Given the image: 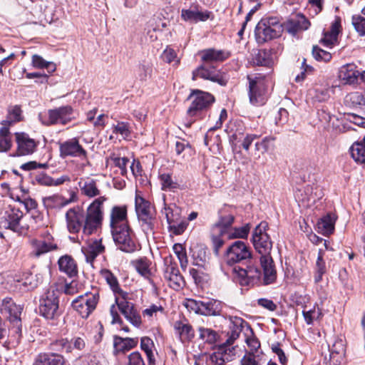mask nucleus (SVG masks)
I'll return each mask as SVG.
<instances>
[{
  "label": "nucleus",
  "mask_w": 365,
  "mask_h": 365,
  "mask_svg": "<svg viewBox=\"0 0 365 365\" xmlns=\"http://www.w3.org/2000/svg\"><path fill=\"white\" fill-rule=\"evenodd\" d=\"M304 197L302 193L301 190H298L297 192V197L299 198V194L301 195L302 198L300 199L303 202H314L316 200L319 199L321 197L322 190L320 188L315 187H313L312 186H307L304 189Z\"/></svg>",
  "instance_id": "37998d69"
},
{
  "label": "nucleus",
  "mask_w": 365,
  "mask_h": 365,
  "mask_svg": "<svg viewBox=\"0 0 365 365\" xmlns=\"http://www.w3.org/2000/svg\"><path fill=\"white\" fill-rule=\"evenodd\" d=\"M23 215L19 207L9 205L0 215V227L21 234L26 230V227L21 224Z\"/></svg>",
  "instance_id": "39448f33"
},
{
  "label": "nucleus",
  "mask_w": 365,
  "mask_h": 365,
  "mask_svg": "<svg viewBox=\"0 0 365 365\" xmlns=\"http://www.w3.org/2000/svg\"><path fill=\"white\" fill-rule=\"evenodd\" d=\"M10 128L1 125L0 127V152H7L12 146Z\"/></svg>",
  "instance_id": "c03bdc74"
},
{
  "label": "nucleus",
  "mask_w": 365,
  "mask_h": 365,
  "mask_svg": "<svg viewBox=\"0 0 365 365\" xmlns=\"http://www.w3.org/2000/svg\"><path fill=\"white\" fill-rule=\"evenodd\" d=\"M58 299L57 292L53 287H50L42 296L40 302L39 311L41 314L46 319H52L58 314Z\"/></svg>",
  "instance_id": "f8f14e48"
},
{
  "label": "nucleus",
  "mask_w": 365,
  "mask_h": 365,
  "mask_svg": "<svg viewBox=\"0 0 365 365\" xmlns=\"http://www.w3.org/2000/svg\"><path fill=\"white\" fill-rule=\"evenodd\" d=\"M127 299L128 297L116 298L115 304L125 318L133 326L139 327L142 323L141 317L134 309L133 304Z\"/></svg>",
  "instance_id": "f3484780"
},
{
  "label": "nucleus",
  "mask_w": 365,
  "mask_h": 365,
  "mask_svg": "<svg viewBox=\"0 0 365 365\" xmlns=\"http://www.w3.org/2000/svg\"><path fill=\"white\" fill-rule=\"evenodd\" d=\"M234 220L235 217L231 214L220 215L219 220L213 225L212 229L214 232H220L221 235H226L231 228Z\"/></svg>",
  "instance_id": "4c0bfd02"
},
{
  "label": "nucleus",
  "mask_w": 365,
  "mask_h": 365,
  "mask_svg": "<svg viewBox=\"0 0 365 365\" xmlns=\"http://www.w3.org/2000/svg\"><path fill=\"white\" fill-rule=\"evenodd\" d=\"M359 71L354 63H346L339 68L338 78L344 85H359Z\"/></svg>",
  "instance_id": "aec40b11"
},
{
  "label": "nucleus",
  "mask_w": 365,
  "mask_h": 365,
  "mask_svg": "<svg viewBox=\"0 0 365 365\" xmlns=\"http://www.w3.org/2000/svg\"><path fill=\"white\" fill-rule=\"evenodd\" d=\"M113 132L115 134H120L123 139H126L130 135L129 125L125 122H118L113 125Z\"/></svg>",
  "instance_id": "338daca9"
},
{
  "label": "nucleus",
  "mask_w": 365,
  "mask_h": 365,
  "mask_svg": "<svg viewBox=\"0 0 365 365\" xmlns=\"http://www.w3.org/2000/svg\"><path fill=\"white\" fill-rule=\"evenodd\" d=\"M129 227L127 219V207L114 206L110 211L111 231Z\"/></svg>",
  "instance_id": "4be33fe9"
},
{
  "label": "nucleus",
  "mask_w": 365,
  "mask_h": 365,
  "mask_svg": "<svg viewBox=\"0 0 365 365\" xmlns=\"http://www.w3.org/2000/svg\"><path fill=\"white\" fill-rule=\"evenodd\" d=\"M29 244L31 248V255L34 257H39L48 252L58 250L57 243L49 233L40 238L31 239Z\"/></svg>",
  "instance_id": "4468645a"
},
{
  "label": "nucleus",
  "mask_w": 365,
  "mask_h": 365,
  "mask_svg": "<svg viewBox=\"0 0 365 365\" xmlns=\"http://www.w3.org/2000/svg\"><path fill=\"white\" fill-rule=\"evenodd\" d=\"M210 361L215 365H224L227 361H231L229 354H227L225 344L220 345L217 349L210 356Z\"/></svg>",
  "instance_id": "79ce46f5"
},
{
  "label": "nucleus",
  "mask_w": 365,
  "mask_h": 365,
  "mask_svg": "<svg viewBox=\"0 0 365 365\" xmlns=\"http://www.w3.org/2000/svg\"><path fill=\"white\" fill-rule=\"evenodd\" d=\"M22 307L17 305L11 298L5 297L2 299L0 305V312L11 322H19L21 314Z\"/></svg>",
  "instance_id": "412c9836"
},
{
  "label": "nucleus",
  "mask_w": 365,
  "mask_h": 365,
  "mask_svg": "<svg viewBox=\"0 0 365 365\" xmlns=\"http://www.w3.org/2000/svg\"><path fill=\"white\" fill-rule=\"evenodd\" d=\"M188 223L185 220H176L175 222H170L168 224V231L175 235H180L182 234L186 230Z\"/></svg>",
  "instance_id": "4d7b16f0"
},
{
  "label": "nucleus",
  "mask_w": 365,
  "mask_h": 365,
  "mask_svg": "<svg viewBox=\"0 0 365 365\" xmlns=\"http://www.w3.org/2000/svg\"><path fill=\"white\" fill-rule=\"evenodd\" d=\"M163 309L160 305L152 304L149 307L146 308L143 311V315L144 317H148L149 319L157 317L158 312L162 313Z\"/></svg>",
  "instance_id": "774afa93"
},
{
  "label": "nucleus",
  "mask_w": 365,
  "mask_h": 365,
  "mask_svg": "<svg viewBox=\"0 0 365 365\" xmlns=\"http://www.w3.org/2000/svg\"><path fill=\"white\" fill-rule=\"evenodd\" d=\"M107 200L104 196L94 200L86 210L85 215L76 210L69 209L66 213L68 230L77 233L82 229L85 235H91L101 227L103 220V205Z\"/></svg>",
  "instance_id": "f257e3e1"
},
{
  "label": "nucleus",
  "mask_w": 365,
  "mask_h": 365,
  "mask_svg": "<svg viewBox=\"0 0 365 365\" xmlns=\"http://www.w3.org/2000/svg\"><path fill=\"white\" fill-rule=\"evenodd\" d=\"M310 26V23L302 14H297L292 17L287 22V29L292 34L299 31L307 30Z\"/></svg>",
  "instance_id": "2f4dec72"
},
{
  "label": "nucleus",
  "mask_w": 365,
  "mask_h": 365,
  "mask_svg": "<svg viewBox=\"0 0 365 365\" xmlns=\"http://www.w3.org/2000/svg\"><path fill=\"white\" fill-rule=\"evenodd\" d=\"M100 274L115 294V299L116 298L128 297V294L120 289L116 277L110 270L103 269Z\"/></svg>",
  "instance_id": "a878e982"
},
{
  "label": "nucleus",
  "mask_w": 365,
  "mask_h": 365,
  "mask_svg": "<svg viewBox=\"0 0 365 365\" xmlns=\"http://www.w3.org/2000/svg\"><path fill=\"white\" fill-rule=\"evenodd\" d=\"M99 299L98 291L96 289L86 292L78 296L72 302L73 308L82 317L88 318L96 309Z\"/></svg>",
  "instance_id": "0eeeda50"
},
{
  "label": "nucleus",
  "mask_w": 365,
  "mask_h": 365,
  "mask_svg": "<svg viewBox=\"0 0 365 365\" xmlns=\"http://www.w3.org/2000/svg\"><path fill=\"white\" fill-rule=\"evenodd\" d=\"M352 158L358 163L365 164V135L361 140L354 142L350 148Z\"/></svg>",
  "instance_id": "e433bc0d"
},
{
  "label": "nucleus",
  "mask_w": 365,
  "mask_h": 365,
  "mask_svg": "<svg viewBox=\"0 0 365 365\" xmlns=\"http://www.w3.org/2000/svg\"><path fill=\"white\" fill-rule=\"evenodd\" d=\"M251 257V252L245 243L242 241H235L227 249L225 261L227 264L232 265L250 259Z\"/></svg>",
  "instance_id": "dca6fc26"
},
{
  "label": "nucleus",
  "mask_w": 365,
  "mask_h": 365,
  "mask_svg": "<svg viewBox=\"0 0 365 365\" xmlns=\"http://www.w3.org/2000/svg\"><path fill=\"white\" fill-rule=\"evenodd\" d=\"M162 190H173L179 187V184L172 179V177L168 173H164L160 175Z\"/></svg>",
  "instance_id": "13d9d810"
},
{
  "label": "nucleus",
  "mask_w": 365,
  "mask_h": 365,
  "mask_svg": "<svg viewBox=\"0 0 365 365\" xmlns=\"http://www.w3.org/2000/svg\"><path fill=\"white\" fill-rule=\"evenodd\" d=\"M73 110L71 106H65L48 110L47 113H39L38 118L44 125L61 123L63 125L70 122L73 117Z\"/></svg>",
  "instance_id": "6e6552de"
},
{
  "label": "nucleus",
  "mask_w": 365,
  "mask_h": 365,
  "mask_svg": "<svg viewBox=\"0 0 365 365\" xmlns=\"http://www.w3.org/2000/svg\"><path fill=\"white\" fill-rule=\"evenodd\" d=\"M16 142L17 144L16 155L19 156L32 154L36 147L37 142L23 132L15 133Z\"/></svg>",
  "instance_id": "a211bd4d"
},
{
  "label": "nucleus",
  "mask_w": 365,
  "mask_h": 365,
  "mask_svg": "<svg viewBox=\"0 0 365 365\" xmlns=\"http://www.w3.org/2000/svg\"><path fill=\"white\" fill-rule=\"evenodd\" d=\"M197 330L200 339L210 344L217 342L220 337L218 333L211 328L199 327Z\"/></svg>",
  "instance_id": "de8ad7c7"
},
{
  "label": "nucleus",
  "mask_w": 365,
  "mask_h": 365,
  "mask_svg": "<svg viewBox=\"0 0 365 365\" xmlns=\"http://www.w3.org/2000/svg\"><path fill=\"white\" fill-rule=\"evenodd\" d=\"M164 277L168 281L169 286L174 289L178 290L185 286L184 278L180 274L177 264L171 261L165 262Z\"/></svg>",
  "instance_id": "6ab92c4d"
},
{
  "label": "nucleus",
  "mask_w": 365,
  "mask_h": 365,
  "mask_svg": "<svg viewBox=\"0 0 365 365\" xmlns=\"http://www.w3.org/2000/svg\"><path fill=\"white\" fill-rule=\"evenodd\" d=\"M187 99L190 101V104L187 110V115L190 118H195L186 124L189 128L197 118H202V113L215 102V98L210 93L194 89L191 91Z\"/></svg>",
  "instance_id": "7ed1b4c3"
},
{
  "label": "nucleus",
  "mask_w": 365,
  "mask_h": 365,
  "mask_svg": "<svg viewBox=\"0 0 365 365\" xmlns=\"http://www.w3.org/2000/svg\"><path fill=\"white\" fill-rule=\"evenodd\" d=\"M138 344L137 338H122L114 336L113 346L117 352H125L135 347Z\"/></svg>",
  "instance_id": "c9c22d12"
},
{
  "label": "nucleus",
  "mask_w": 365,
  "mask_h": 365,
  "mask_svg": "<svg viewBox=\"0 0 365 365\" xmlns=\"http://www.w3.org/2000/svg\"><path fill=\"white\" fill-rule=\"evenodd\" d=\"M104 246L101 240H91L87 242L86 246L82 247L87 262L92 263L96 257L104 251Z\"/></svg>",
  "instance_id": "bb28decb"
},
{
  "label": "nucleus",
  "mask_w": 365,
  "mask_h": 365,
  "mask_svg": "<svg viewBox=\"0 0 365 365\" xmlns=\"http://www.w3.org/2000/svg\"><path fill=\"white\" fill-rule=\"evenodd\" d=\"M198 78L213 82L218 81L220 79L215 67L206 66L205 65H202L192 71V80L195 81Z\"/></svg>",
  "instance_id": "c85d7f7f"
},
{
  "label": "nucleus",
  "mask_w": 365,
  "mask_h": 365,
  "mask_svg": "<svg viewBox=\"0 0 365 365\" xmlns=\"http://www.w3.org/2000/svg\"><path fill=\"white\" fill-rule=\"evenodd\" d=\"M274 138L270 136L265 137L261 142L255 143V148L257 150L262 153L267 152L270 148L274 147Z\"/></svg>",
  "instance_id": "052dcab7"
},
{
  "label": "nucleus",
  "mask_w": 365,
  "mask_h": 365,
  "mask_svg": "<svg viewBox=\"0 0 365 365\" xmlns=\"http://www.w3.org/2000/svg\"><path fill=\"white\" fill-rule=\"evenodd\" d=\"M33 365H67L65 358L57 354H40Z\"/></svg>",
  "instance_id": "7c9ffc66"
},
{
  "label": "nucleus",
  "mask_w": 365,
  "mask_h": 365,
  "mask_svg": "<svg viewBox=\"0 0 365 365\" xmlns=\"http://www.w3.org/2000/svg\"><path fill=\"white\" fill-rule=\"evenodd\" d=\"M53 346L55 349L58 351H65L66 353L71 352L72 350V343L71 341H68L67 339H61L56 340Z\"/></svg>",
  "instance_id": "0e129e2a"
},
{
  "label": "nucleus",
  "mask_w": 365,
  "mask_h": 365,
  "mask_svg": "<svg viewBox=\"0 0 365 365\" xmlns=\"http://www.w3.org/2000/svg\"><path fill=\"white\" fill-rule=\"evenodd\" d=\"M229 322L230 330L227 333L228 339H227V344H232L239 337L243 329L247 327V324L242 318L237 317H230Z\"/></svg>",
  "instance_id": "b1692460"
},
{
  "label": "nucleus",
  "mask_w": 365,
  "mask_h": 365,
  "mask_svg": "<svg viewBox=\"0 0 365 365\" xmlns=\"http://www.w3.org/2000/svg\"><path fill=\"white\" fill-rule=\"evenodd\" d=\"M163 200L164 203V208L163 214L165 215L168 225L170 222H175L176 220L181 218L180 209L175 205H167L165 203V196L163 195Z\"/></svg>",
  "instance_id": "a19ab883"
},
{
  "label": "nucleus",
  "mask_w": 365,
  "mask_h": 365,
  "mask_svg": "<svg viewBox=\"0 0 365 365\" xmlns=\"http://www.w3.org/2000/svg\"><path fill=\"white\" fill-rule=\"evenodd\" d=\"M211 13L207 11H200L197 10L183 9L181 16L186 21L197 23L198 21H205L210 16Z\"/></svg>",
  "instance_id": "72a5a7b5"
},
{
  "label": "nucleus",
  "mask_w": 365,
  "mask_h": 365,
  "mask_svg": "<svg viewBox=\"0 0 365 365\" xmlns=\"http://www.w3.org/2000/svg\"><path fill=\"white\" fill-rule=\"evenodd\" d=\"M31 64L36 68H48L50 72H53L56 70V65L53 63L46 61L37 54L32 56Z\"/></svg>",
  "instance_id": "603ef678"
},
{
  "label": "nucleus",
  "mask_w": 365,
  "mask_h": 365,
  "mask_svg": "<svg viewBox=\"0 0 365 365\" xmlns=\"http://www.w3.org/2000/svg\"><path fill=\"white\" fill-rule=\"evenodd\" d=\"M308 96L314 101L318 102H324L329 98V90L327 88H310L308 91Z\"/></svg>",
  "instance_id": "3c124183"
},
{
  "label": "nucleus",
  "mask_w": 365,
  "mask_h": 365,
  "mask_svg": "<svg viewBox=\"0 0 365 365\" xmlns=\"http://www.w3.org/2000/svg\"><path fill=\"white\" fill-rule=\"evenodd\" d=\"M174 329L183 343L190 341L195 336V331L186 319L176 321L174 323Z\"/></svg>",
  "instance_id": "393cba45"
},
{
  "label": "nucleus",
  "mask_w": 365,
  "mask_h": 365,
  "mask_svg": "<svg viewBox=\"0 0 365 365\" xmlns=\"http://www.w3.org/2000/svg\"><path fill=\"white\" fill-rule=\"evenodd\" d=\"M341 31V19L336 17L331 23L330 30L324 34L320 42L327 47L331 48L337 41V37Z\"/></svg>",
  "instance_id": "cd10ccee"
},
{
  "label": "nucleus",
  "mask_w": 365,
  "mask_h": 365,
  "mask_svg": "<svg viewBox=\"0 0 365 365\" xmlns=\"http://www.w3.org/2000/svg\"><path fill=\"white\" fill-rule=\"evenodd\" d=\"M113 240L123 252L130 253L138 249L129 227L111 231Z\"/></svg>",
  "instance_id": "2eb2a0df"
},
{
  "label": "nucleus",
  "mask_w": 365,
  "mask_h": 365,
  "mask_svg": "<svg viewBox=\"0 0 365 365\" xmlns=\"http://www.w3.org/2000/svg\"><path fill=\"white\" fill-rule=\"evenodd\" d=\"M59 151L61 156L63 158L76 157L86 160V163L81 165L82 168L90 165L87 151L79 143L78 138H73L60 143Z\"/></svg>",
  "instance_id": "9b49d317"
},
{
  "label": "nucleus",
  "mask_w": 365,
  "mask_h": 365,
  "mask_svg": "<svg viewBox=\"0 0 365 365\" xmlns=\"http://www.w3.org/2000/svg\"><path fill=\"white\" fill-rule=\"evenodd\" d=\"M152 71L151 66L148 63L143 62L138 66L135 74L140 81H145L151 76Z\"/></svg>",
  "instance_id": "5fc2aeb1"
},
{
  "label": "nucleus",
  "mask_w": 365,
  "mask_h": 365,
  "mask_svg": "<svg viewBox=\"0 0 365 365\" xmlns=\"http://www.w3.org/2000/svg\"><path fill=\"white\" fill-rule=\"evenodd\" d=\"M365 91L364 92L355 91L350 93L345 98V101L353 107H359L364 110L365 107Z\"/></svg>",
  "instance_id": "09e8293b"
},
{
  "label": "nucleus",
  "mask_w": 365,
  "mask_h": 365,
  "mask_svg": "<svg viewBox=\"0 0 365 365\" xmlns=\"http://www.w3.org/2000/svg\"><path fill=\"white\" fill-rule=\"evenodd\" d=\"M135 209L140 225L146 233H153L155 223V212L149 201L138 191L135 192Z\"/></svg>",
  "instance_id": "20e7f679"
},
{
  "label": "nucleus",
  "mask_w": 365,
  "mask_h": 365,
  "mask_svg": "<svg viewBox=\"0 0 365 365\" xmlns=\"http://www.w3.org/2000/svg\"><path fill=\"white\" fill-rule=\"evenodd\" d=\"M140 346L147 355L148 364L150 365L153 364L155 359L152 351V348L153 346V341L149 337H142L140 340Z\"/></svg>",
  "instance_id": "6e6d98bb"
},
{
  "label": "nucleus",
  "mask_w": 365,
  "mask_h": 365,
  "mask_svg": "<svg viewBox=\"0 0 365 365\" xmlns=\"http://www.w3.org/2000/svg\"><path fill=\"white\" fill-rule=\"evenodd\" d=\"M351 24L359 36H365V18L361 15H354Z\"/></svg>",
  "instance_id": "bf43d9fd"
},
{
  "label": "nucleus",
  "mask_w": 365,
  "mask_h": 365,
  "mask_svg": "<svg viewBox=\"0 0 365 365\" xmlns=\"http://www.w3.org/2000/svg\"><path fill=\"white\" fill-rule=\"evenodd\" d=\"M173 250L178 256L181 268L185 270L187 266V258L186 253L183 250V247L181 245L175 244L173 246Z\"/></svg>",
  "instance_id": "e2e57ef3"
},
{
  "label": "nucleus",
  "mask_w": 365,
  "mask_h": 365,
  "mask_svg": "<svg viewBox=\"0 0 365 365\" xmlns=\"http://www.w3.org/2000/svg\"><path fill=\"white\" fill-rule=\"evenodd\" d=\"M43 202L47 208H61L69 204L63 197L58 195H53L43 198Z\"/></svg>",
  "instance_id": "49530a36"
},
{
  "label": "nucleus",
  "mask_w": 365,
  "mask_h": 365,
  "mask_svg": "<svg viewBox=\"0 0 365 365\" xmlns=\"http://www.w3.org/2000/svg\"><path fill=\"white\" fill-rule=\"evenodd\" d=\"M336 217L332 214H327L318 221L317 230L323 235H329L334 230Z\"/></svg>",
  "instance_id": "473e14b6"
},
{
  "label": "nucleus",
  "mask_w": 365,
  "mask_h": 365,
  "mask_svg": "<svg viewBox=\"0 0 365 365\" xmlns=\"http://www.w3.org/2000/svg\"><path fill=\"white\" fill-rule=\"evenodd\" d=\"M312 55L317 61L328 62L331 58V54L329 52L326 51L318 46L313 47Z\"/></svg>",
  "instance_id": "69168bd1"
},
{
  "label": "nucleus",
  "mask_w": 365,
  "mask_h": 365,
  "mask_svg": "<svg viewBox=\"0 0 365 365\" xmlns=\"http://www.w3.org/2000/svg\"><path fill=\"white\" fill-rule=\"evenodd\" d=\"M250 225L246 224L241 227L230 228L226 235L228 239L246 238L250 232Z\"/></svg>",
  "instance_id": "8fccbe9b"
},
{
  "label": "nucleus",
  "mask_w": 365,
  "mask_h": 365,
  "mask_svg": "<svg viewBox=\"0 0 365 365\" xmlns=\"http://www.w3.org/2000/svg\"><path fill=\"white\" fill-rule=\"evenodd\" d=\"M250 101L255 106L264 103L267 90L264 76L261 74L248 76Z\"/></svg>",
  "instance_id": "1a4fd4ad"
},
{
  "label": "nucleus",
  "mask_w": 365,
  "mask_h": 365,
  "mask_svg": "<svg viewBox=\"0 0 365 365\" xmlns=\"http://www.w3.org/2000/svg\"><path fill=\"white\" fill-rule=\"evenodd\" d=\"M184 306L190 312L202 315H212L215 312L212 305L209 302L197 301L193 299H187Z\"/></svg>",
  "instance_id": "5701e85b"
},
{
  "label": "nucleus",
  "mask_w": 365,
  "mask_h": 365,
  "mask_svg": "<svg viewBox=\"0 0 365 365\" xmlns=\"http://www.w3.org/2000/svg\"><path fill=\"white\" fill-rule=\"evenodd\" d=\"M78 184L81 194L88 197H95L101 194L96 180L93 179L89 178H81Z\"/></svg>",
  "instance_id": "c756f323"
},
{
  "label": "nucleus",
  "mask_w": 365,
  "mask_h": 365,
  "mask_svg": "<svg viewBox=\"0 0 365 365\" xmlns=\"http://www.w3.org/2000/svg\"><path fill=\"white\" fill-rule=\"evenodd\" d=\"M137 272L145 277L150 274L149 262L146 259H137L134 262Z\"/></svg>",
  "instance_id": "680f3d73"
},
{
  "label": "nucleus",
  "mask_w": 365,
  "mask_h": 365,
  "mask_svg": "<svg viewBox=\"0 0 365 365\" xmlns=\"http://www.w3.org/2000/svg\"><path fill=\"white\" fill-rule=\"evenodd\" d=\"M58 264L59 269L69 277H73L78 272L76 263L71 256H62L58 259Z\"/></svg>",
  "instance_id": "f704fd0d"
},
{
  "label": "nucleus",
  "mask_w": 365,
  "mask_h": 365,
  "mask_svg": "<svg viewBox=\"0 0 365 365\" xmlns=\"http://www.w3.org/2000/svg\"><path fill=\"white\" fill-rule=\"evenodd\" d=\"M201 59L204 62L222 61L228 57V53L214 48L205 49L200 51Z\"/></svg>",
  "instance_id": "58836bf2"
},
{
  "label": "nucleus",
  "mask_w": 365,
  "mask_h": 365,
  "mask_svg": "<svg viewBox=\"0 0 365 365\" xmlns=\"http://www.w3.org/2000/svg\"><path fill=\"white\" fill-rule=\"evenodd\" d=\"M324 252L322 250H319L317 259L316 262V274L314 275L315 282H319L322 279V275L326 272L325 262L324 261Z\"/></svg>",
  "instance_id": "864d4df0"
},
{
  "label": "nucleus",
  "mask_w": 365,
  "mask_h": 365,
  "mask_svg": "<svg viewBox=\"0 0 365 365\" xmlns=\"http://www.w3.org/2000/svg\"><path fill=\"white\" fill-rule=\"evenodd\" d=\"M302 314L307 324H312L314 321L319 320L322 316V310L317 304L312 308L305 306Z\"/></svg>",
  "instance_id": "a18cd8bd"
},
{
  "label": "nucleus",
  "mask_w": 365,
  "mask_h": 365,
  "mask_svg": "<svg viewBox=\"0 0 365 365\" xmlns=\"http://www.w3.org/2000/svg\"><path fill=\"white\" fill-rule=\"evenodd\" d=\"M282 31V25L275 19H262L256 26L255 38L259 43H263L280 36Z\"/></svg>",
  "instance_id": "423d86ee"
},
{
  "label": "nucleus",
  "mask_w": 365,
  "mask_h": 365,
  "mask_svg": "<svg viewBox=\"0 0 365 365\" xmlns=\"http://www.w3.org/2000/svg\"><path fill=\"white\" fill-rule=\"evenodd\" d=\"M22 110L19 106H13L9 108L6 120L1 121V125L10 128L14 123L22 120Z\"/></svg>",
  "instance_id": "ea45409f"
},
{
  "label": "nucleus",
  "mask_w": 365,
  "mask_h": 365,
  "mask_svg": "<svg viewBox=\"0 0 365 365\" xmlns=\"http://www.w3.org/2000/svg\"><path fill=\"white\" fill-rule=\"evenodd\" d=\"M193 264L196 268L190 269V274L192 276L195 284H204L210 279L211 267L207 261V257L204 252L200 256L195 257Z\"/></svg>",
  "instance_id": "ddd939ff"
},
{
  "label": "nucleus",
  "mask_w": 365,
  "mask_h": 365,
  "mask_svg": "<svg viewBox=\"0 0 365 365\" xmlns=\"http://www.w3.org/2000/svg\"><path fill=\"white\" fill-rule=\"evenodd\" d=\"M267 227L266 222H260L253 232L252 242L257 252L261 255L259 261L264 270V282L265 284H272L277 279V271L270 256L272 242L266 232Z\"/></svg>",
  "instance_id": "f03ea898"
},
{
  "label": "nucleus",
  "mask_w": 365,
  "mask_h": 365,
  "mask_svg": "<svg viewBox=\"0 0 365 365\" xmlns=\"http://www.w3.org/2000/svg\"><path fill=\"white\" fill-rule=\"evenodd\" d=\"M262 269H263L262 268ZM232 272L235 274L237 282L242 286L254 284L257 282H262L263 284H265L263 278L264 270L261 272L258 267L254 265H249L246 269L235 267L232 269Z\"/></svg>",
  "instance_id": "9d476101"
}]
</instances>
